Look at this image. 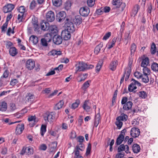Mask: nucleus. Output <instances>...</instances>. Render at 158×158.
<instances>
[{"label": "nucleus", "instance_id": "obj_42", "mask_svg": "<svg viewBox=\"0 0 158 158\" xmlns=\"http://www.w3.org/2000/svg\"><path fill=\"white\" fill-rule=\"evenodd\" d=\"M90 81H87L85 82L83 85L82 88L83 89H85L88 87L89 86V82Z\"/></svg>", "mask_w": 158, "mask_h": 158}, {"label": "nucleus", "instance_id": "obj_24", "mask_svg": "<svg viewBox=\"0 0 158 158\" xmlns=\"http://www.w3.org/2000/svg\"><path fill=\"white\" fill-rule=\"evenodd\" d=\"M9 52L10 55L12 56H15L18 53L16 48L14 47L10 48Z\"/></svg>", "mask_w": 158, "mask_h": 158}, {"label": "nucleus", "instance_id": "obj_2", "mask_svg": "<svg viewBox=\"0 0 158 158\" xmlns=\"http://www.w3.org/2000/svg\"><path fill=\"white\" fill-rule=\"evenodd\" d=\"M40 25L41 29L44 31H47L49 29L52 31V33L56 32L55 30H56L55 28V27L52 26L49 27V23L46 21H43L40 23Z\"/></svg>", "mask_w": 158, "mask_h": 158}, {"label": "nucleus", "instance_id": "obj_26", "mask_svg": "<svg viewBox=\"0 0 158 158\" xmlns=\"http://www.w3.org/2000/svg\"><path fill=\"white\" fill-rule=\"evenodd\" d=\"M103 46V43L102 42H101L94 49V52L95 53L98 55Z\"/></svg>", "mask_w": 158, "mask_h": 158}, {"label": "nucleus", "instance_id": "obj_50", "mask_svg": "<svg viewBox=\"0 0 158 158\" xmlns=\"http://www.w3.org/2000/svg\"><path fill=\"white\" fill-rule=\"evenodd\" d=\"M125 71L126 72V77L125 78V81H127L128 80V78H129L131 71L130 69H128L127 72H126V71Z\"/></svg>", "mask_w": 158, "mask_h": 158}, {"label": "nucleus", "instance_id": "obj_56", "mask_svg": "<svg viewBox=\"0 0 158 158\" xmlns=\"http://www.w3.org/2000/svg\"><path fill=\"white\" fill-rule=\"evenodd\" d=\"M19 81L17 79H14L11 81L10 84L11 85L14 86Z\"/></svg>", "mask_w": 158, "mask_h": 158}, {"label": "nucleus", "instance_id": "obj_28", "mask_svg": "<svg viewBox=\"0 0 158 158\" xmlns=\"http://www.w3.org/2000/svg\"><path fill=\"white\" fill-rule=\"evenodd\" d=\"M117 118L118 120L125 122L127 120L128 116L127 115L124 113H122Z\"/></svg>", "mask_w": 158, "mask_h": 158}, {"label": "nucleus", "instance_id": "obj_8", "mask_svg": "<svg viewBox=\"0 0 158 158\" xmlns=\"http://www.w3.org/2000/svg\"><path fill=\"white\" fill-rule=\"evenodd\" d=\"M35 66V61L32 59H29L27 61L25 66L28 70H31L33 69Z\"/></svg>", "mask_w": 158, "mask_h": 158}, {"label": "nucleus", "instance_id": "obj_6", "mask_svg": "<svg viewBox=\"0 0 158 158\" xmlns=\"http://www.w3.org/2000/svg\"><path fill=\"white\" fill-rule=\"evenodd\" d=\"M86 64L85 62L81 61L79 62L78 64H76V73L78 71H84L86 70Z\"/></svg>", "mask_w": 158, "mask_h": 158}, {"label": "nucleus", "instance_id": "obj_14", "mask_svg": "<svg viewBox=\"0 0 158 158\" xmlns=\"http://www.w3.org/2000/svg\"><path fill=\"white\" fill-rule=\"evenodd\" d=\"M24 125L23 123L18 124L15 129V133L16 135L21 134L24 128Z\"/></svg>", "mask_w": 158, "mask_h": 158}, {"label": "nucleus", "instance_id": "obj_36", "mask_svg": "<svg viewBox=\"0 0 158 158\" xmlns=\"http://www.w3.org/2000/svg\"><path fill=\"white\" fill-rule=\"evenodd\" d=\"M18 10L21 14H24V13L26 11L25 7L23 6H21L17 9Z\"/></svg>", "mask_w": 158, "mask_h": 158}, {"label": "nucleus", "instance_id": "obj_34", "mask_svg": "<svg viewBox=\"0 0 158 158\" xmlns=\"http://www.w3.org/2000/svg\"><path fill=\"white\" fill-rule=\"evenodd\" d=\"M46 125H42L40 129V133L41 135L44 136V133L46 131Z\"/></svg>", "mask_w": 158, "mask_h": 158}, {"label": "nucleus", "instance_id": "obj_46", "mask_svg": "<svg viewBox=\"0 0 158 158\" xmlns=\"http://www.w3.org/2000/svg\"><path fill=\"white\" fill-rule=\"evenodd\" d=\"M79 149L81 151H83L81 149H76V150H75L73 152V153L74 154V157H77L79 155H80V152L79 151Z\"/></svg>", "mask_w": 158, "mask_h": 158}, {"label": "nucleus", "instance_id": "obj_13", "mask_svg": "<svg viewBox=\"0 0 158 158\" xmlns=\"http://www.w3.org/2000/svg\"><path fill=\"white\" fill-rule=\"evenodd\" d=\"M71 33L68 31L67 30H64L62 31L61 36L63 38L64 40H67L71 38Z\"/></svg>", "mask_w": 158, "mask_h": 158}, {"label": "nucleus", "instance_id": "obj_16", "mask_svg": "<svg viewBox=\"0 0 158 158\" xmlns=\"http://www.w3.org/2000/svg\"><path fill=\"white\" fill-rule=\"evenodd\" d=\"M34 95L30 93H27L26 96V101L28 102L32 103L35 100Z\"/></svg>", "mask_w": 158, "mask_h": 158}, {"label": "nucleus", "instance_id": "obj_12", "mask_svg": "<svg viewBox=\"0 0 158 158\" xmlns=\"http://www.w3.org/2000/svg\"><path fill=\"white\" fill-rule=\"evenodd\" d=\"M140 133V130L138 128L132 127L130 131V135L134 138L138 137Z\"/></svg>", "mask_w": 158, "mask_h": 158}, {"label": "nucleus", "instance_id": "obj_58", "mask_svg": "<svg viewBox=\"0 0 158 158\" xmlns=\"http://www.w3.org/2000/svg\"><path fill=\"white\" fill-rule=\"evenodd\" d=\"M57 144V143L56 141L52 142L50 144V148H56Z\"/></svg>", "mask_w": 158, "mask_h": 158}, {"label": "nucleus", "instance_id": "obj_11", "mask_svg": "<svg viewBox=\"0 0 158 158\" xmlns=\"http://www.w3.org/2000/svg\"><path fill=\"white\" fill-rule=\"evenodd\" d=\"M90 12L89 8L86 6L81 8L79 10L80 15L83 16H87Z\"/></svg>", "mask_w": 158, "mask_h": 158}, {"label": "nucleus", "instance_id": "obj_63", "mask_svg": "<svg viewBox=\"0 0 158 158\" xmlns=\"http://www.w3.org/2000/svg\"><path fill=\"white\" fill-rule=\"evenodd\" d=\"M34 28H35L34 31H38L40 27L38 25V23L37 24H33Z\"/></svg>", "mask_w": 158, "mask_h": 158}, {"label": "nucleus", "instance_id": "obj_62", "mask_svg": "<svg viewBox=\"0 0 158 158\" xmlns=\"http://www.w3.org/2000/svg\"><path fill=\"white\" fill-rule=\"evenodd\" d=\"M24 14H22L21 15L19 14L18 15V19L19 21V22H21L22 21V19L23 18Z\"/></svg>", "mask_w": 158, "mask_h": 158}, {"label": "nucleus", "instance_id": "obj_61", "mask_svg": "<svg viewBox=\"0 0 158 158\" xmlns=\"http://www.w3.org/2000/svg\"><path fill=\"white\" fill-rule=\"evenodd\" d=\"M103 11L105 13H107L109 12L110 10V8L109 6H105L103 9Z\"/></svg>", "mask_w": 158, "mask_h": 158}, {"label": "nucleus", "instance_id": "obj_3", "mask_svg": "<svg viewBox=\"0 0 158 158\" xmlns=\"http://www.w3.org/2000/svg\"><path fill=\"white\" fill-rule=\"evenodd\" d=\"M69 21V20L68 18H66L64 22L66 27V29L65 30H67L71 33H73L75 30V27L73 23Z\"/></svg>", "mask_w": 158, "mask_h": 158}, {"label": "nucleus", "instance_id": "obj_54", "mask_svg": "<svg viewBox=\"0 0 158 158\" xmlns=\"http://www.w3.org/2000/svg\"><path fill=\"white\" fill-rule=\"evenodd\" d=\"M102 66V63L101 62L98 63L96 67V72L100 71Z\"/></svg>", "mask_w": 158, "mask_h": 158}, {"label": "nucleus", "instance_id": "obj_53", "mask_svg": "<svg viewBox=\"0 0 158 158\" xmlns=\"http://www.w3.org/2000/svg\"><path fill=\"white\" fill-rule=\"evenodd\" d=\"M77 142L79 143H82L84 141V137L83 136H80L77 137Z\"/></svg>", "mask_w": 158, "mask_h": 158}, {"label": "nucleus", "instance_id": "obj_22", "mask_svg": "<svg viewBox=\"0 0 158 158\" xmlns=\"http://www.w3.org/2000/svg\"><path fill=\"white\" fill-rule=\"evenodd\" d=\"M118 62L117 60L112 61L110 64L109 68L112 71H114L116 69Z\"/></svg>", "mask_w": 158, "mask_h": 158}, {"label": "nucleus", "instance_id": "obj_4", "mask_svg": "<svg viewBox=\"0 0 158 158\" xmlns=\"http://www.w3.org/2000/svg\"><path fill=\"white\" fill-rule=\"evenodd\" d=\"M54 114L53 112H47L45 113L43 115L44 119L46 123L52 122L55 119Z\"/></svg>", "mask_w": 158, "mask_h": 158}, {"label": "nucleus", "instance_id": "obj_57", "mask_svg": "<svg viewBox=\"0 0 158 158\" xmlns=\"http://www.w3.org/2000/svg\"><path fill=\"white\" fill-rule=\"evenodd\" d=\"M10 109L12 111H13L16 109L15 105L14 103H10Z\"/></svg>", "mask_w": 158, "mask_h": 158}, {"label": "nucleus", "instance_id": "obj_39", "mask_svg": "<svg viewBox=\"0 0 158 158\" xmlns=\"http://www.w3.org/2000/svg\"><path fill=\"white\" fill-rule=\"evenodd\" d=\"M116 121L115 122V125L117 126L118 129H120L122 126L123 123L122 121L118 120L117 118H116Z\"/></svg>", "mask_w": 158, "mask_h": 158}, {"label": "nucleus", "instance_id": "obj_35", "mask_svg": "<svg viewBox=\"0 0 158 158\" xmlns=\"http://www.w3.org/2000/svg\"><path fill=\"white\" fill-rule=\"evenodd\" d=\"M151 67L153 71L158 72V64L157 63L153 62L152 64Z\"/></svg>", "mask_w": 158, "mask_h": 158}, {"label": "nucleus", "instance_id": "obj_37", "mask_svg": "<svg viewBox=\"0 0 158 158\" xmlns=\"http://www.w3.org/2000/svg\"><path fill=\"white\" fill-rule=\"evenodd\" d=\"M37 4L35 0H33L31 2L30 5V9L31 10L34 9L36 7Z\"/></svg>", "mask_w": 158, "mask_h": 158}, {"label": "nucleus", "instance_id": "obj_47", "mask_svg": "<svg viewBox=\"0 0 158 158\" xmlns=\"http://www.w3.org/2000/svg\"><path fill=\"white\" fill-rule=\"evenodd\" d=\"M95 0H87V3L88 6L90 7L94 6L95 3Z\"/></svg>", "mask_w": 158, "mask_h": 158}, {"label": "nucleus", "instance_id": "obj_33", "mask_svg": "<svg viewBox=\"0 0 158 158\" xmlns=\"http://www.w3.org/2000/svg\"><path fill=\"white\" fill-rule=\"evenodd\" d=\"M53 5L56 6H59L62 4V0H52Z\"/></svg>", "mask_w": 158, "mask_h": 158}, {"label": "nucleus", "instance_id": "obj_60", "mask_svg": "<svg viewBox=\"0 0 158 158\" xmlns=\"http://www.w3.org/2000/svg\"><path fill=\"white\" fill-rule=\"evenodd\" d=\"M128 98L127 97H124L123 98L121 104L122 105H124L127 102Z\"/></svg>", "mask_w": 158, "mask_h": 158}, {"label": "nucleus", "instance_id": "obj_30", "mask_svg": "<svg viewBox=\"0 0 158 158\" xmlns=\"http://www.w3.org/2000/svg\"><path fill=\"white\" fill-rule=\"evenodd\" d=\"M29 40L34 44H36L38 42V38L35 36L32 35L30 36Z\"/></svg>", "mask_w": 158, "mask_h": 158}, {"label": "nucleus", "instance_id": "obj_45", "mask_svg": "<svg viewBox=\"0 0 158 158\" xmlns=\"http://www.w3.org/2000/svg\"><path fill=\"white\" fill-rule=\"evenodd\" d=\"M103 10L102 8H101L100 9H97L95 11V13H94V15H101L103 13Z\"/></svg>", "mask_w": 158, "mask_h": 158}, {"label": "nucleus", "instance_id": "obj_51", "mask_svg": "<svg viewBox=\"0 0 158 158\" xmlns=\"http://www.w3.org/2000/svg\"><path fill=\"white\" fill-rule=\"evenodd\" d=\"M80 102L79 101H77L73 103L72 106V108L75 109L77 108Z\"/></svg>", "mask_w": 158, "mask_h": 158}, {"label": "nucleus", "instance_id": "obj_49", "mask_svg": "<svg viewBox=\"0 0 158 158\" xmlns=\"http://www.w3.org/2000/svg\"><path fill=\"white\" fill-rule=\"evenodd\" d=\"M134 75L135 77L137 78H141L142 77V74L139 72H136L134 73Z\"/></svg>", "mask_w": 158, "mask_h": 158}, {"label": "nucleus", "instance_id": "obj_38", "mask_svg": "<svg viewBox=\"0 0 158 158\" xmlns=\"http://www.w3.org/2000/svg\"><path fill=\"white\" fill-rule=\"evenodd\" d=\"M151 51L152 54H154L156 52V46L154 43H153L152 44Z\"/></svg>", "mask_w": 158, "mask_h": 158}, {"label": "nucleus", "instance_id": "obj_31", "mask_svg": "<svg viewBox=\"0 0 158 158\" xmlns=\"http://www.w3.org/2000/svg\"><path fill=\"white\" fill-rule=\"evenodd\" d=\"M117 38L114 37L112 40L108 44V48L110 49L112 48L114 46L115 43L116 41Z\"/></svg>", "mask_w": 158, "mask_h": 158}, {"label": "nucleus", "instance_id": "obj_55", "mask_svg": "<svg viewBox=\"0 0 158 158\" xmlns=\"http://www.w3.org/2000/svg\"><path fill=\"white\" fill-rule=\"evenodd\" d=\"M8 24V22L6 21L5 23H4L2 27V31H5L7 28Z\"/></svg>", "mask_w": 158, "mask_h": 158}, {"label": "nucleus", "instance_id": "obj_25", "mask_svg": "<svg viewBox=\"0 0 158 158\" xmlns=\"http://www.w3.org/2000/svg\"><path fill=\"white\" fill-rule=\"evenodd\" d=\"M132 105L131 102L128 101L123 106V108L125 110H128L131 108Z\"/></svg>", "mask_w": 158, "mask_h": 158}, {"label": "nucleus", "instance_id": "obj_19", "mask_svg": "<svg viewBox=\"0 0 158 158\" xmlns=\"http://www.w3.org/2000/svg\"><path fill=\"white\" fill-rule=\"evenodd\" d=\"M101 120L100 114L99 113L96 114L95 117L94 122V126L97 127L100 122Z\"/></svg>", "mask_w": 158, "mask_h": 158}, {"label": "nucleus", "instance_id": "obj_40", "mask_svg": "<svg viewBox=\"0 0 158 158\" xmlns=\"http://www.w3.org/2000/svg\"><path fill=\"white\" fill-rule=\"evenodd\" d=\"M139 96L142 98H145L147 97V94L144 91H141L138 93Z\"/></svg>", "mask_w": 158, "mask_h": 158}, {"label": "nucleus", "instance_id": "obj_43", "mask_svg": "<svg viewBox=\"0 0 158 158\" xmlns=\"http://www.w3.org/2000/svg\"><path fill=\"white\" fill-rule=\"evenodd\" d=\"M142 81L144 83H148L149 81V78L148 77V75L144 74L142 75Z\"/></svg>", "mask_w": 158, "mask_h": 158}, {"label": "nucleus", "instance_id": "obj_17", "mask_svg": "<svg viewBox=\"0 0 158 158\" xmlns=\"http://www.w3.org/2000/svg\"><path fill=\"white\" fill-rule=\"evenodd\" d=\"M124 137L122 135H119L117 138L115 143V148H116L119 145L124 141Z\"/></svg>", "mask_w": 158, "mask_h": 158}, {"label": "nucleus", "instance_id": "obj_59", "mask_svg": "<svg viewBox=\"0 0 158 158\" xmlns=\"http://www.w3.org/2000/svg\"><path fill=\"white\" fill-rule=\"evenodd\" d=\"M26 151V154L28 155L33 154L34 152L33 149H27Z\"/></svg>", "mask_w": 158, "mask_h": 158}, {"label": "nucleus", "instance_id": "obj_64", "mask_svg": "<svg viewBox=\"0 0 158 158\" xmlns=\"http://www.w3.org/2000/svg\"><path fill=\"white\" fill-rule=\"evenodd\" d=\"M71 4L69 2H66L64 5V7L66 9H69L71 7Z\"/></svg>", "mask_w": 158, "mask_h": 158}, {"label": "nucleus", "instance_id": "obj_23", "mask_svg": "<svg viewBox=\"0 0 158 158\" xmlns=\"http://www.w3.org/2000/svg\"><path fill=\"white\" fill-rule=\"evenodd\" d=\"M64 104V102L63 100H60L56 104L54 107V109L56 110L61 108Z\"/></svg>", "mask_w": 158, "mask_h": 158}, {"label": "nucleus", "instance_id": "obj_52", "mask_svg": "<svg viewBox=\"0 0 158 158\" xmlns=\"http://www.w3.org/2000/svg\"><path fill=\"white\" fill-rule=\"evenodd\" d=\"M111 32H108L106 33L104 37H103V40H106L111 36Z\"/></svg>", "mask_w": 158, "mask_h": 158}, {"label": "nucleus", "instance_id": "obj_15", "mask_svg": "<svg viewBox=\"0 0 158 158\" xmlns=\"http://www.w3.org/2000/svg\"><path fill=\"white\" fill-rule=\"evenodd\" d=\"M62 37L59 35H55L53 37V41L54 43L57 45L61 44L62 42Z\"/></svg>", "mask_w": 158, "mask_h": 158}, {"label": "nucleus", "instance_id": "obj_48", "mask_svg": "<svg viewBox=\"0 0 158 158\" xmlns=\"http://www.w3.org/2000/svg\"><path fill=\"white\" fill-rule=\"evenodd\" d=\"M13 45V43L10 41H6V46L7 49H10V48L11 47V46Z\"/></svg>", "mask_w": 158, "mask_h": 158}, {"label": "nucleus", "instance_id": "obj_10", "mask_svg": "<svg viewBox=\"0 0 158 158\" xmlns=\"http://www.w3.org/2000/svg\"><path fill=\"white\" fill-rule=\"evenodd\" d=\"M15 6L12 4H8L3 8V11L5 13L11 12L15 8Z\"/></svg>", "mask_w": 158, "mask_h": 158}, {"label": "nucleus", "instance_id": "obj_7", "mask_svg": "<svg viewBox=\"0 0 158 158\" xmlns=\"http://www.w3.org/2000/svg\"><path fill=\"white\" fill-rule=\"evenodd\" d=\"M66 16V13L65 11H61L56 14V19L57 21L59 22H63Z\"/></svg>", "mask_w": 158, "mask_h": 158}, {"label": "nucleus", "instance_id": "obj_9", "mask_svg": "<svg viewBox=\"0 0 158 158\" xmlns=\"http://www.w3.org/2000/svg\"><path fill=\"white\" fill-rule=\"evenodd\" d=\"M46 18L48 22H53L55 19V15L54 12L52 11H48L46 14Z\"/></svg>", "mask_w": 158, "mask_h": 158}, {"label": "nucleus", "instance_id": "obj_41", "mask_svg": "<svg viewBox=\"0 0 158 158\" xmlns=\"http://www.w3.org/2000/svg\"><path fill=\"white\" fill-rule=\"evenodd\" d=\"M143 71L144 74L148 75L150 74L151 72L150 69L147 67H143Z\"/></svg>", "mask_w": 158, "mask_h": 158}, {"label": "nucleus", "instance_id": "obj_18", "mask_svg": "<svg viewBox=\"0 0 158 158\" xmlns=\"http://www.w3.org/2000/svg\"><path fill=\"white\" fill-rule=\"evenodd\" d=\"M90 105V103L89 102V100H88L85 101L82 106V107L87 112H89L90 111L91 107Z\"/></svg>", "mask_w": 158, "mask_h": 158}, {"label": "nucleus", "instance_id": "obj_32", "mask_svg": "<svg viewBox=\"0 0 158 158\" xmlns=\"http://www.w3.org/2000/svg\"><path fill=\"white\" fill-rule=\"evenodd\" d=\"M113 5L116 6V8H118L122 4V2L119 0H113L112 2Z\"/></svg>", "mask_w": 158, "mask_h": 158}, {"label": "nucleus", "instance_id": "obj_44", "mask_svg": "<svg viewBox=\"0 0 158 158\" xmlns=\"http://www.w3.org/2000/svg\"><path fill=\"white\" fill-rule=\"evenodd\" d=\"M136 49V46L135 44L133 43L132 44L131 47V54H134Z\"/></svg>", "mask_w": 158, "mask_h": 158}, {"label": "nucleus", "instance_id": "obj_29", "mask_svg": "<svg viewBox=\"0 0 158 158\" xmlns=\"http://www.w3.org/2000/svg\"><path fill=\"white\" fill-rule=\"evenodd\" d=\"M149 59L148 57H146L143 59L141 63V67H147L149 63Z\"/></svg>", "mask_w": 158, "mask_h": 158}, {"label": "nucleus", "instance_id": "obj_21", "mask_svg": "<svg viewBox=\"0 0 158 158\" xmlns=\"http://www.w3.org/2000/svg\"><path fill=\"white\" fill-rule=\"evenodd\" d=\"M7 108V103L5 101L0 102V110L2 111H6Z\"/></svg>", "mask_w": 158, "mask_h": 158}, {"label": "nucleus", "instance_id": "obj_20", "mask_svg": "<svg viewBox=\"0 0 158 158\" xmlns=\"http://www.w3.org/2000/svg\"><path fill=\"white\" fill-rule=\"evenodd\" d=\"M140 8V6L138 4L135 5L132 11V13L131 14V16L134 17L137 13Z\"/></svg>", "mask_w": 158, "mask_h": 158}, {"label": "nucleus", "instance_id": "obj_27", "mask_svg": "<svg viewBox=\"0 0 158 158\" xmlns=\"http://www.w3.org/2000/svg\"><path fill=\"white\" fill-rule=\"evenodd\" d=\"M82 20L81 16L77 15L75 16V18L73 19V21L76 25H79L81 23Z\"/></svg>", "mask_w": 158, "mask_h": 158}, {"label": "nucleus", "instance_id": "obj_1", "mask_svg": "<svg viewBox=\"0 0 158 158\" xmlns=\"http://www.w3.org/2000/svg\"><path fill=\"white\" fill-rule=\"evenodd\" d=\"M131 81L132 82L131 84L129 85L128 87V90L129 92H133V93H135L136 90H134L136 89L137 88L136 85H137L138 86H141V84L137 81L135 80L133 78H132L131 79Z\"/></svg>", "mask_w": 158, "mask_h": 158}, {"label": "nucleus", "instance_id": "obj_5", "mask_svg": "<svg viewBox=\"0 0 158 158\" xmlns=\"http://www.w3.org/2000/svg\"><path fill=\"white\" fill-rule=\"evenodd\" d=\"M51 36L50 34H47L46 36L44 38H42L41 39V44L44 47H47L48 45V42H49L51 40Z\"/></svg>", "mask_w": 158, "mask_h": 158}]
</instances>
